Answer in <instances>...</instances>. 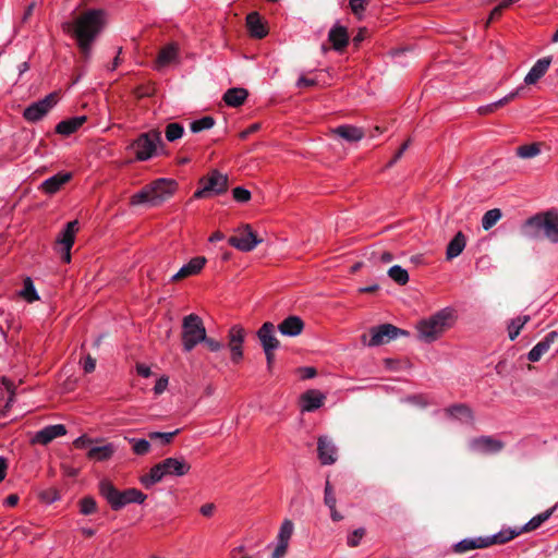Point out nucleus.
I'll use <instances>...</instances> for the list:
<instances>
[{
    "label": "nucleus",
    "mask_w": 558,
    "mask_h": 558,
    "mask_svg": "<svg viewBox=\"0 0 558 558\" xmlns=\"http://www.w3.org/2000/svg\"><path fill=\"white\" fill-rule=\"evenodd\" d=\"M106 24V12L93 9L81 14L73 23L64 22L61 27L64 33L73 34L82 52L87 57L92 44Z\"/></svg>",
    "instance_id": "obj_1"
},
{
    "label": "nucleus",
    "mask_w": 558,
    "mask_h": 558,
    "mask_svg": "<svg viewBox=\"0 0 558 558\" xmlns=\"http://www.w3.org/2000/svg\"><path fill=\"white\" fill-rule=\"evenodd\" d=\"M538 525H514V527L504 529L490 536H478L464 538L452 546V551L458 555L465 554L473 549L487 548L492 545L506 544L514 537L535 530Z\"/></svg>",
    "instance_id": "obj_2"
},
{
    "label": "nucleus",
    "mask_w": 558,
    "mask_h": 558,
    "mask_svg": "<svg viewBox=\"0 0 558 558\" xmlns=\"http://www.w3.org/2000/svg\"><path fill=\"white\" fill-rule=\"evenodd\" d=\"M522 233L530 239L546 238L558 243V210H548L530 217L522 226Z\"/></svg>",
    "instance_id": "obj_3"
},
{
    "label": "nucleus",
    "mask_w": 558,
    "mask_h": 558,
    "mask_svg": "<svg viewBox=\"0 0 558 558\" xmlns=\"http://www.w3.org/2000/svg\"><path fill=\"white\" fill-rule=\"evenodd\" d=\"M453 310L449 307L442 308L416 324L417 338L425 343L435 342L453 325Z\"/></svg>",
    "instance_id": "obj_4"
},
{
    "label": "nucleus",
    "mask_w": 558,
    "mask_h": 558,
    "mask_svg": "<svg viewBox=\"0 0 558 558\" xmlns=\"http://www.w3.org/2000/svg\"><path fill=\"white\" fill-rule=\"evenodd\" d=\"M191 470V464L183 457H171L155 464L149 473L141 477L145 487L159 483L165 476H184Z\"/></svg>",
    "instance_id": "obj_5"
},
{
    "label": "nucleus",
    "mask_w": 558,
    "mask_h": 558,
    "mask_svg": "<svg viewBox=\"0 0 558 558\" xmlns=\"http://www.w3.org/2000/svg\"><path fill=\"white\" fill-rule=\"evenodd\" d=\"M99 493L113 510H119L130 504H143L147 497L137 488L119 490L109 481L99 483Z\"/></svg>",
    "instance_id": "obj_6"
},
{
    "label": "nucleus",
    "mask_w": 558,
    "mask_h": 558,
    "mask_svg": "<svg viewBox=\"0 0 558 558\" xmlns=\"http://www.w3.org/2000/svg\"><path fill=\"white\" fill-rule=\"evenodd\" d=\"M162 145L161 132L157 129H153L140 134L129 145V148L134 151L137 161H146L157 155L158 147H162Z\"/></svg>",
    "instance_id": "obj_7"
},
{
    "label": "nucleus",
    "mask_w": 558,
    "mask_h": 558,
    "mask_svg": "<svg viewBox=\"0 0 558 558\" xmlns=\"http://www.w3.org/2000/svg\"><path fill=\"white\" fill-rule=\"evenodd\" d=\"M206 328L203 319L196 314H190L182 320V347L185 352H191L197 344L205 340Z\"/></svg>",
    "instance_id": "obj_8"
},
{
    "label": "nucleus",
    "mask_w": 558,
    "mask_h": 558,
    "mask_svg": "<svg viewBox=\"0 0 558 558\" xmlns=\"http://www.w3.org/2000/svg\"><path fill=\"white\" fill-rule=\"evenodd\" d=\"M199 189L194 193V198H208L214 195H219L228 190V175L211 170L207 177L199 179Z\"/></svg>",
    "instance_id": "obj_9"
},
{
    "label": "nucleus",
    "mask_w": 558,
    "mask_h": 558,
    "mask_svg": "<svg viewBox=\"0 0 558 558\" xmlns=\"http://www.w3.org/2000/svg\"><path fill=\"white\" fill-rule=\"evenodd\" d=\"M410 333L391 324H381L369 329V339L366 335L361 337V342L367 347H378L397 339L400 336L408 337Z\"/></svg>",
    "instance_id": "obj_10"
},
{
    "label": "nucleus",
    "mask_w": 558,
    "mask_h": 558,
    "mask_svg": "<svg viewBox=\"0 0 558 558\" xmlns=\"http://www.w3.org/2000/svg\"><path fill=\"white\" fill-rule=\"evenodd\" d=\"M58 102L57 93H50L43 99L31 104L23 111V118L32 123L40 121Z\"/></svg>",
    "instance_id": "obj_11"
},
{
    "label": "nucleus",
    "mask_w": 558,
    "mask_h": 558,
    "mask_svg": "<svg viewBox=\"0 0 558 558\" xmlns=\"http://www.w3.org/2000/svg\"><path fill=\"white\" fill-rule=\"evenodd\" d=\"M178 183L173 179L160 178L150 183L151 206L157 207L173 196Z\"/></svg>",
    "instance_id": "obj_12"
},
{
    "label": "nucleus",
    "mask_w": 558,
    "mask_h": 558,
    "mask_svg": "<svg viewBox=\"0 0 558 558\" xmlns=\"http://www.w3.org/2000/svg\"><path fill=\"white\" fill-rule=\"evenodd\" d=\"M260 242L262 240L257 238V234L252 230L250 225H244L239 229L238 235L230 236L228 240V243L232 247L241 252H251Z\"/></svg>",
    "instance_id": "obj_13"
},
{
    "label": "nucleus",
    "mask_w": 558,
    "mask_h": 558,
    "mask_svg": "<svg viewBox=\"0 0 558 558\" xmlns=\"http://www.w3.org/2000/svg\"><path fill=\"white\" fill-rule=\"evenodd\" d=\"M180 63V46L178 43H169L163 46L155 61V69L160 71L170 64Z\"/></svg>",
    "instance_id": "obj_14"
},
{
    "label": "nucleus",
    "mask_w": 558,
    "mask_h": 558,
    "mask_svg": "<svg viewBox=\"0 0 558 558\" xmlns=\"http://www.w3.org/2000/svg\"><path fill=\"white\" fill-rule=\"evenodd\" d=\"M245 331L240 325H234L229 330V349L231 352V360L239 363L243 357L242 344L244 342Z\"/></svg>",
    "instance_id": "obj_15"
},
{
    "label": "nucleus",
    "mask_w": 558,
    "mask_h": 558,
    "mask_svg": "<svg viewBox=\"0 0 558 558\" xmlns=\"http://www.w3.org/2000/svg\"><path fill=\"white\" fill-rule=\"evenodd\" d=\"M317 453L323 465H331L337 461V447L328 436L318 437Z\"/></svg>",
    "instance_id": "obj_16"
},
{
    "label": "nucleus",
    "mask_w": 558,
    "mask_h": 558,
    "mask_svg": "<svg viewBox=\"0 0 558 558\" xmlns=\"http://www.w3.org/2000/svg\"><path fill=\"white\" fill-rule=\"evenodd\" d=\"M504 447L505 444L501 440L493 438L492 436H480L471 441L472 450L480 453H497L501 451Z\"/></svg>",
    "instance_id": "obj_17"
},
{
    "label": "nucleus",
    "mask_w": 558,
    "mask_h": 558,
    "mask_svg": "<svg viewBox=\"0 0 558 558\" xmlns=\"http://www.w3.org/2000/svg\"><path fill=\"white\" fill-rule=\"evenodd\" d=\"M257 338L260 341L263 350L276 351L280 342L275 336V325L270 322H266L257 330Z\"/></svg>",
    "instance_id": "obj_18"
},
{
    "label": "nucleus",
    "mask_w": 558,
    "mask_h": 558,
    "mask_svg": "<svg viewBox=\"0 0 558 558\" xmlns=\"http://www.w3.org/2000/svg\"><path fill=\"white\" fill-rule=\"evenodd\" d=\"M65 434L66 428L63 424L48 425L36 433L33 442L48 445L54 438L64 436Z\"/></svg>",
    "instance_id": "obj_19"
},
{
    "label": "nucleus",
    "mask_w": 558,
    "mask_h": 558,
    "mask_svg": "<svg viewBox=\"0 0 558 558\" xmlns=\"http://www.w3.org/2000/svg\"><path fill=\"white\" fill-rule=\"evenodd\" d=\"M95 444L94 447H90L86 452V457L96 462H105L110 460L117 451V446L112 442H107L99 445Z\"/></svg>",
    "instance_id": "obj_20"
},
{
    "label": "nucleus",
    "mask_w": 558,
    "mask_h": 558,
    "mask_svg": "<svg viewBox=\"0 0 558 558\" xmlns=\"http://www.w3.org/2000/svg\"><path fill=\"white\" fill-rule=\"evenodd\" d=\"M292 534L293 525H281L276 538V545L271 554V558H283L286 556Z\"/></svg>",
    "instance_id": "obj_21"
},
{
    "label": "nucleus",
    "mask_w": 558,
    "mask_h": 558,
    "mask_svg": "<svg viewBox=\"0 0 558 558\" xmlns=\"http://www.w3.org/2000/svg\"><path fill=\"white\" fill-rule=\"evenodd\" d=\"M558 339V331H550L546 337L536 343L527 353L530 362H537L550 349L551 344Z\"/></svg>",
    "instance_id": "obj_22"
},
{
    "label": "nucleus",
    "mask_w": 558,
    "mask_h": 558,
    "mask_svg": "<svg viewBox=\"0 0 558 558\" xmlns=\"http://www.w3.org/2000/svg\"><path fill=\"white\" fill-rule=\"evenodd\" d=\"M207 259L204 256L192 258L187 264L183 265L177 274L171 277V281H178L194 275H197L205 266Z\"/></svg>",
    "instance_id": "obj_23"
},
{
    "label": "nucleus",
    "mask_w": 558,
    "mask_h": 558,
    "mask_svg": "<svg viewBox=\"0 0 558 558\" xmlns=\"http://www.w3.org/2000/svg\"><path fill=\"white\" fill-rule=\"evenodd\" d=\"M303 329L304 322L295 315L288 316L278 325L279 332L287 337H296L302 333Z\"/></svg>",
    "instance_id": "obj_24"
},
{
    "label": "nucleus",
    "mask_w": 558,
    "mask_h": 558,
    "mask_svg": "<svg viewBox=\"0 0 558 558\" xmlns=\"http://www.w3.org/2000/svg\"><path fill=\"white\" fill-rule=\"evenodd\" d=\"M551 61L553 58L550 56L538 59L525 75L524 83L526 85L535 84L539 78H542L545 75V73L547 72L551 64Z\"/></svg>",
    "instance_id": "obj_25"
},
{
    "label": "nucleus",
    "mask_w": 558,
    "mask_h": 558,
    "mask_svg": "<svg viewBox=\"0 0 558 558\" xmlns=\"http://www.w3.org/2000/svg\"><path fill=\"white\" fill-rule=\"evenodd\" d=\"M328 40L331 43L332 48L336 51H342L349 44L347 27L338 23L335 24L328 33Z\"/></svg>",
    "instance_id": "obj_26"
},
{
    "label": "nucleus",
    "mask_w": 558,
    "mask_h": 558,
    "mask_svg": "<svg viewBox=\"0 0 558 558\" xmlns=\"http://www.w3.org/2000/svg\"><path fill=\"white\" fill-rule=\"evenodd\" d=\"M71 177L72 175L69 172H59L45 180L41 183L40 189L46 194H54L61 189L62 185L70 181Z\"/></svg>",
    "instance_id": "obj_27"
},
{
    "label": "nucleus",
    "mask_w": 558,
    "mask_h": 558,
    "mask_svg": "<svg viewBox=\"0 0 558 558\" xmlns=\"http://www.w3.org/2000/svg\"><path fill=\"white\" fill-rule=\"evenodd\" d=\"M326 399L325 395L318 390H308L302 395V411L313 412L319 409L324 400Z\"/></svg>",
    "instance_id": "obj_28"
},
{
    "label": "nucleus",
    "mask_w": 558,
    "mask_h": 558,
    "mask_svg": "<svg viewBox=\"0 0 558 558\" xmlns=\"http://www.w3.org/2000/svg\"><path fill=\"white\" fill-rule=\"evenodd\" d=\"M78 231V221L68 222L57 239V243L63 248L71 250L74 244L75 234Z\"/></svg>",
    "instance_id": "obj_29"
},
{
    "label": "nucleus",
    "mask_w": 558,
    "mask_h": 558,
    "mask_svg": "<svg viewBox=\"0 0 558 558\" xmlns=\"http://www.w3.org/2000/svg\"><path fill=\"white\" fill-rule=\"evenodd\" d=\"M246 26L252 37L262 39L268 34L260 15L257 12H251L246 16Z\"/></svg>",
    "instance_id": "obj_30"
},
{
    "label": "nucleus",
    "mask_w": 558,
    "mask_h": 558,
    "mask_svg": "<svg viewBox=\"0 0 558 558\" xmlns=\"http://www.w3.org/2000/svg\"><path fill=\"white\" fill-rule=\"evenodd\" d=\"M523 89V87H518L515 90H512L510 92L509 94H507L506 96H504L502 98H500L499 100L497 101H494L492 104H488V105H485V106H481L477 108V112L480 114H483V116H486V114H490L493 113L495 110H497L498 108L502 107V106H506L507 104H509L510 101H512L513 99H515L519 95H520V92Z\"/></svg>",
    "instance_id": "obj_31"
},
{
    "label": "nucleus",
    "mask_w": 558,
    "mask_h": 558,
    "mask_svg": "<svg viewBox=\"0 0 558 558\" xmlns=\"http://www.w3.org/2000/svg\"><path fill=\"white\" fill-rule=\"evenodd\" d=\"M86 121L85 116L74 117L59 122L56 126V132L61 135L69 136L76 132Z\"/></svg>",
    "instance_id": "obj_32"
},
{
    "label": "nucleus",
    "mask_w": 558,
    "mask_h": 558,
    "mask_svg": "<svg viewBox=\"0 0 558 558\" xmlns=\"http://www.w3.org/2000/svg\"><path fill=\"white\" fill-rule=\"evenodd\" d=\"M332 132L347 142H359L364 137V131L361 128L349 124L339 125Z\"/></svg>",
    "instance_id": "obj_33"
},
{
    "label": "nucleus",
    "mask_w": 558,
    "mask_h": 558,
    "mask_svg": "<svg viewBox=\"0 0 558 558\" xmlns=\"http://www.w3.org/2000/svg\"><path fill=\"white\" fill-rule=\"evenodd\" d=\"M248 92L242 87L229 88L223 95V101L233 108L240 107L246 100Z\"/></svg>",
    "instance_id": "obj_34"
},
{
    "label": "nucleus",
    "mask_w": 558,
    "mask_h": 558,
    "mask_svg": "<svg viewBox=\"0 0 558 558\" xmlns=\"http://www.w3.org/2000/svg\"><path fill=\"white\" fill-rule=\"evenodd\" d=\"M465 245V235L459 231L447 245L446 258L450 260L458 257L463 252Z\"/></svg>",
    "instance_id": "obj_35"
},
{
    "label": "nucleus",
    "mask_w": 558,
    "mask_h": 558,
    "mask_svg": "<svg viewBox=\"0 0 558 558\" xmlns=\"http://www.w3.org/2000/svg\"><path fill=\"white\" fill-rule=\"evenodd\" d=\"M447 415L453 418L462 420L464 418L466 422H472L474 420V414L472 409L464 403L453 404L446 410Z\"/></svg>",
    "instance_id": "obj_36"
},
{
    "label": "nucleus",
    "mask_w": 558,
    "mask_h": 558,
    "mask_svg": "<svg viewBox=\"0 0 558 558\" xmlns=\"http://www.w3.org/2000/svg\"><path fill=\"white\" fill-rule=\"evenodd\" d=\"M531 317L529 315L519 316L513 318L508 325V336L511 341L517 339L520 335V331L524 327L525 324L530 322Z\"/></svg>",
    "instance_id": "obj_37"
},
{
    "label": "nucleus",
    "mask_w": 558,
    "mask_h": 558,
    "mask_svg": "<svg viewBox=\"0 0 558 558\" xmlns=\"http://www.w3.org/2000/svg\"><path fill=\"white\" fill-rule=\"evenodd\" d=\"M325 504L328 506L331 512V519L333 521H340L343 518L336 511V497L333 495L330 483L327 481L325 486Z\"/></svg>",
    "instance_id": "obj_38"
},
{
    "label": "nucleus",
    "mask_w": 558,
    "mask_h": 558,
    "mask_svg": "<svg viewBox=\"0 0 558 558\" xmlns=\"http://www.w3.org/2000/svg\"><path fill=\"white\" fill-rule=\"evenodd\" d=\"M502 217V213L499 208L487 210L482 218V228L487 231L492 229Z\"/></svg>",
    "instance_id": "obj_39"
},
{
    "label": "nucleus",
    "mask_w": 558,
    "mask_h": 558,
    "mask_svg": "<svg viewBox=\"0 0 558 558\" xmlns=\"http://www.w3.org/2000/svg\"><path fill=\"white\" fill-rule=\"evenodd\" d=\"M132 206H138L142 204H149L151 206V192L150 183L145 185L141 191L132 195L130 199Z\"/></svg>",
    "instance_id": "obj_40"
},
{
    "label": "nucleus",
    "mask_w": 558,
    "mask_h": 558,
    "mask_svg": "<svg viewBox=\"0 0 558 558\" xmlns=\"http://www.w3.org/2000/svg\"><path fill=\"white\" fill-rule=\"evenodd\" d=\"M388 276L400 286H404L409 282V274L407 269L399 265L390 267L388 270Z\"/></svg>",
    "instance_id": "obj_41"
},
{
    "label": "nucleus",
    "mask_w": 558,
    "mask_h": 558,
    "mask_svg": "<svg viewBox=\"0 0 558 558\" xmlns=\"http://www.w3.org/2000/svg\"><path fill=\"white\" fill-rule=\"evenodd\" d=\"M184 134V128L178 122H171L166 125L165 136L168 142L180 140Z\"/></svg>",
    "instance_id": "obj_42"
},
{
    "label": "nucleus",
    "mask_w": 558,
    "mask_h": 558,
    "mask_svg": "<svg viewBox=\"0 0 558 558\" xmlns=\"http://www.w3.org/2000/svg\"><path fill=\"white\" fill-rule=\"evenodd\" d=\"M215 125V119L213 117L206 116L198 120H194L190 124V129L193 133H198L205 130H209Z\"/></svg>",
    "instance_id": "obj_43"
},
{
    "label": "nucleus",
    "mask_w": 558,
    "mask_h": 558,
    "mask_svg": "<svg viewBox=\"0 0 558 558\" xmlns=\"http://www.w3.org/2000/svg\"><path fill=\"white\" fill-rule=\"evenodd\" d=\"M129 441L132 444V450L137 456H145L150 450V442L143 438H130Z\"/></svg>",
    "instance_id": "obj_44"
},
{
    "label": "nucleus",
    "mask_w": 558,
    "mask_h": 558,
    "mask_svg": "<svg viewBox=\"0 0 558 558\" xmlns=\"http://www.w3.org/2000/svg\"><path fill=\"white\" fill-rule=\"evenodd\" d=\"M20 294L28 302H33L39 299L31 278H26L24 280V287L21 290Z\"/></svg>",
    "instance_id": "obj_45"
},
{
    "label": "nucleus",
    "mask_w": 558,
    "mask_h": 558,
    "mask_svg": "<svg viewBox=\"0 0 558 558\" xmlns=\"http://www.w3.org/2000/svg\"><path fill=\"white\" fill-rule=\"evenodd\" d=\"M538 144L523 145L517 148V155L521 158H533L539 154Z\"/></svg>",
    "instance_id": "obj_46"
},
{
    "label": "nucleus",
    "mask_w": 558,
    "mask_h": 558,
    "mask_svg": "<svg viewBox=\"0 0 558 558\" xmlns=\"http://www.w3.org/2000/svg\"><path fill=\"white\" fill-rule=\"evenodd\" d=\"M80 512L83 514H90L96 511L97 505L93 497L86 496L78 502Z\"/></svg>",
    "instance_id": "obj_47"
},
{
    "label": "nucleus",
    "mask_w": 558,
    "mask_h": 558,
    "mask_svg": "<svg viewBox=\"0 0 558 558\" xmlns=\"http://www.w3.org/2000/svg\"><path fill=\"white\" fill-rule=\"evenodd\" d=\"M366 530L364 527H357L353 530L349 535L347 539V544L350 547H356L360 545L362 538L365 536Z\"/></svg>",
    "instance_id": "obj_48"
},
{
    "label": "nucleus",
    "mask_w": 558,
    "mask_h": 558,
    "mask_svg": "<svg viewBox=\"0 0 558 558\" xmlns=\"http://www.w3.org/2000/svg\"><path fill=\"white\" fill-rule=\"evenodd\" d=\"M179 429L173 432L162 433V432H151L148 434L150 439H160L162 445H168L172 441L173 437L179 434Z\"/></svg>",
    "instance_id": "obj_49"
},
{
    "label": "nucleus",
    "mask_w": 558,
    "mask_h": 558,
    "mask_svg": "<svg viewBox=\"0 0 558 558\" xmlns=\"http://www.w3.org/2000/svg\"><path fill=\"white\" fill-rule=\"evenodd\" d=\"M101 442L100 439H92L85 435L77 437L73 445L78 449H89L90 447H94L95 444Z\"/></svg>",
    "instance_id": "obj_50"
},
{
    "label": "nucleus",
    "mask_w": 558,
    "mask_h": 558,
    "mask_svg": "<svg viewBox=\"0 0 558 558\" xmlns=\"http://www.w3.org/2000/svg\"><path fill=\"white\" fill-rule=\"evenodd\" d=\"M234 201L239 203H246L251 199V192L242 186H236L232 190Z\"/></svg>",
    "instance_id": "obj_51"
},
{
    "label": "nucleus",
    "mask_w": 558,
    "mask_h": 558,
    "mask_svg": "<svg viewBox=\"0 0 558 558\" xmlns=\"http://www.w3.org/2000/svg\"><path fill=\"white\" fill-rule=\"evenodd\" d=\"M557 507L558 506L556 505V506L543 511L542 513L532 517L526 523H544L551 517V514L557 509Z\"/></svg>",
    "instance_id": "obj_52"
},
{
    "label": "nucleus",
    "mask_w": 558,
    "mask_h": 558,
    "mask_svg": "<svg viewBox=\"0 0 558 558\" xmlns=\"http://www.w3.org/2000/svg\"><path fill=\"white\" fill-rule=\"evenodd\" d=\"M40 499L46 504H52L60 498L59 492L54 488H49L40 493Z\"/></svg>",
    "instance_id": "obj_53"
},
{
    "label": "nucleus",
    "mask_w": 558,
    "mask_h": 558,
    "mask_svg": "<svg viewBox=\"0 0 558 558\" xmlns=\"http://www.w3.org/2000/svg\"><path fill=\"white\" fill-rule=\"evenodd\" d=\"M368 2L369 0H349L350 8L355 15H361Z\"/></svg>",
    "instance_id": "obj_54"
},
{
    "label": "nucleus",
    "mask_w": 558,
    "mask_h": 558,
    "mask_svg": "<svg viewBox=\"0 0 558 558\" xmlns=\"http://www.w3.org/2000/svg\"><path fill=\"white\" fill-rule=\"evenodd\" d=\"M203 342L207 345V348L211 352H218V351H220L223 348V343L222 342H220L218 340H215L213 338H208L206 333H205V340H203Z\"/></svg>",
    "instance_id": "obj_55"
},
{
    "label": "nucleus",
    "mask_w": 558,
    "mask_h": 558,
    "mask_svg": "<svg viewBox=\"0 0 558 558\" xmlns=\"http://www.w3.org/2000/svg\"><path fill=\"white\" fill-rule=\"evenodd\" d=\"M298 373L300 374V377L302 379H310V378H314L317 374L316 369L312 366H304V367H300L298 369Z\"/></svg>",
    "instance_id": "obj_56"
},
{
    "label": "nucleus",
    "mask_w": 558,
    "mask_h": 558,
    "mask_svg": "<svg viewBox=\"0 0 558 558\" xmlns=\"http://www.w3.org/2000/svg\"><path fill=\"white\" fill-rule=\"evenodd\" d=\"M167 386H168V377L162 376L156 381L155 387H154V392L156 395H161L167 389Z\"/></svg>",
    "instance_id": "obj_57"
},
{
    "label": "nucleus",
    "mask_w": 558,
    "mask_h": 558,
    "mask_svg": "<svg viewBox=\"0 0 558 558\" xmlns=\"http://www.w3.org/2000/svg\"><path fill=\"white\" fill-rule=\"evenodd\" d=\"M83 368L85 373H93L96 368V360L89 354L85 356L83 362Z\"/></svg>",
    "instance_id": "obj_58"
},
{
    "label": "nucleus",
    "mask_w": 558,
    "mask_h": 558,
    "mask_svg": "<svg viewBox=\"0 0 558 558\" xmlns=\"http://www.w3.org/2000/svg\"><path fill=\"white\" fill-rule=\"evenodd\" d=\"M216 510L215 504H205L199 508V512L206 519H210Z\"/></svg>",
    "instance_id": "obj_59"
},
{
    "label": "nucleus",
    "mask_w": 558,
    "mask_h": 558,
    "mask_svg": "<svg viewBox=\"0 0 558 558\" xmlns=\"http://www.w3.org/2000/svg\"><path fill=\"white\" fill-rule=\"evenodd\" d=\"M259 129H260V124L259 123H253L247 129L243 130L239 134V136H240L241 140H246L251 134L257 132Z\"/></svg>",
    "instance_id": "obj_60"
},
{
    "label": "nucleus",
    "mask_w": 558,
    "mask_h": 558,
    "mask_svg": "<svg viewBox=\"0 0 558 558\" xmlns=\"http://www.w3.org/2000/svg\"><path fill=\"white\" fill-rule=\"evenodd\" d=\"M410 146V140L405 141L401 147L399 148V150L396 153L395 157L392 158V160L389 162V166L393 165L398 159L401 158V156L404 154V151L408 149V147Z\"/></svg>",
    "instance_id": "obj_61"
},
{
    "label": "nucleus",
    "mask_w": 558,
    "mask_h": 558,
    "mask_svg": "<svg viewBox=\"0 0 558 558\" xmlns=\"http://www.w3.org/2000/svg\"><path fill=\"white\" fill-rule=\"evenodd\" d=\"M137 374L142 377H149L151 375L150 367L145 364H137L136 365Z\"/></svg>",
    "instance_id": "obj_62"
},
{
    "label": "nucleus",
    "mask_w": 558,
    "mask_h": 558,
    "mask_svg": "<svg viewBox=\"0 0 558 558\" xmlns=\"http://www.w3.org/2000/svg\"><path fill=\"white\" fill-rule=\"evenodd\" d=\"M315 84H316L315 80L306 78L305 76H301L296 82L298 87H310V86H314Z\"/></svg>",
    "instance_id": "obj_63"
},
{
    "label": "nucleus",
    "mask_w": 558,
    "mask_h": 558,
    "mask_svg": "<svg viewBox=\"0 0 558 558\" xmlns=\"http://www.w3.org/2000/svg\"><path fill=\"white\" fill-rule=\"evenodd\" d=\"M231 558H251V557L244 553V547L240 546L232 550Z\"/></svg>",
    "instance_id": "obj_64"
}]
</instances>
